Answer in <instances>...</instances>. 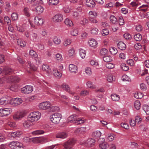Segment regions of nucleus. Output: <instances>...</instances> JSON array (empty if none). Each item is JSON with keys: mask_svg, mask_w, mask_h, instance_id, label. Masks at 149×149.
<instances>
[{"mask_svg": "<svg viewBox=\"0 0 149 149\" xmlns=\"http://www.w3.org/2000/svg\"><path fill=\"white\" fill-rule=\"evenodd\" d=\"M86 120L84 118H78L77 116L72 115L68 118L67 121L68 123H71L74 122L75 124L79 125L84 123Z\"/></svg>", "mask_w": 149, "mask_h": 149, "instance_id": "obj_1", "label": "nucleus"}, {"mask_svg": "<svg viewBox=\"0 0 149 149\" xmlns=\"http://www.w3.org/2000/svg\"><path fill=\"white\" fill-rule=\"evenodd\" d=\"M41 116V114L39 112H33L30 113L27 119L31 122L37 121L40 119Z\"/></svg>", "mask_w": 149, "mask_h": 149, "instance_id": "obj_2", "label": "nucleus"}, {"mask_svg": "<svg viewBox=\"0 0 149 149\" xmlns=\"http://www.w3.org/2000/svg\"><path fill=\"white\" fill-rule=\"evenodd\" d=\"M62 117V116L61 113H54L50 116L49 119L53 123L58 124L60 122Z\"/></svg>", "mask_w": 149, "mask_h": 149, "instance_id": "obj_3", "label": "nucleus"}, {"mask_svg": "<svg viewBox=\"0 0 149 149\" xmlns=\"http://www.w3.org/2000/svg\"><path fill=\"white\" fill-rule=\"evenodd\" d=\"M12 149H24V146L22 143L18 141H12L8 144Z\"/></svg>", "mask_w": 149, "mask_h": 149, "instance_id": "obj_4", "label": "nucleus"}, {"mask_svg": "<svg viewBox=\"0 0 149 149\" xmlns=\"http://www.w3.org/2000/svg\"><path fill=\"white\" fill-rule=\"evenodd\" d=\"M76 140L74 139H70L63 144L64 149H74L72 146L76 142Z\"/></svg>", "mask_w": 149, "mask_h": 149, "instance_id": "obj_5", "label": "nucleus"}, {"mask_svg": "<svg viewBox=\"0 0 149 149\" xmlns=\"http://www.w3.org/2000/svg\"><path fill=\"white\" fill-rule=\"evenodd\" d=\"M52 105L49 101H45L39 104L38 107L41 110H45L50 108Z\"/></svg>", "mask_w": 149, "mask_h": 149, "instance_id": "obj_6", "label": "nucleus"}, {"mask_svg": "<svg viewBox=\"0 0 149 149\" xmlns=\"http://www.w3.org/2000/svg\"><path fill=\"white\" fill-rule=\"evenodd\" d=\"M25 116V112L22 111H19L16 112L13 116V118L16 120H19Z\"/></svg>", "mask_w": 149, "mask_h": 149, "instance_id": "obj_7", "label": "nucleus"}, {"mask_svg": "<svg viewBox=\"0 0 149 149\" xmlns=\"http://www.w3.org/2000/svg\"><path fill=\"white\" fill-rule=\"evenodd\" d=\"M12 111V109L10 108L1 109H0V116H7L11 113Z\"/></svg>", "mask_w": 149, "mask_h": 149, "instance_id": "obj_8", "label": "nucleus"}, {"mask_svg": "<svg viewBox=\"0 0 149 149\" xmlns=\"http://www.w3.org/2000/svg\"><path fill=\"white\" fill-rule=\"evenodd\" d=\"M100 143L99 147L101 149H106L109 146V144L105 141L103 138H100L99 139Z\"/></svg>", "mask_w": 149, "mask_h": 149, "instance_id": "obj_9", "label": "nucleus"}, {"mask_svg": "<svg viewBox=\"0 0 149 149\" xmlns=\"http://www.w3.org/2000/svg\"><path fill=\"white\" fill-rule=\"evenodd\" d=\"M10 100L11 102L10 104L14 106H17L20 105L23 102L22 99L18 97L10 99Z\"/></svg>", "mask_w": 149, "mask_h": 149, "instance_id": "obj_10", "label": "nucleus"}, {"mask_svg": "<svg viewBox=\"0 0 149 149\" xmlns=\"http://www.w3.org/2000/svg\"><path fill=\"white\" fill-rule=\"evenodd\" d=\"M61 87L64 91L70 94L73 95L75 93L71 90L69 86L66 83H63L61 85Z\"/></svg>", "mask_w": 149, "mask_h": 149, "instance_id": "obj_11", "label": "nucleus"}, {"mask_svg": "<svg viewBox=\"0 0 149 149\" xmlns=\"http://www.w3.org/2000/svg\"><path fill=\"white\" fill-rule=\"evenodd\" d=\"M11 102L10 98L8 97H3L0 99V104L1 105L10 104Z\"/></svg>", "mask_w": 149, "mask_h": 149, "instance_id": "obj_12", "label": "nucleus"}, {"mask_svg": "<svg viewBox=\"0 0 149 149\" xmlns=\"http://www.w3.org/2000/svg\"><path fill=\"white\" fill-rule=\"evenodd\" d=\"M33 90V87L31 86L27 85L22 88V92L24 93L29 94Z\"/></svg>", "mask_w": 149, "mask_h": 149, "instance_id": "obj_13", "label": "nucleus"}, {"mask_svg": "<svg viewBox=\"0 0 149 149\" xmlns=\"http://www.w3.org/2000/svg\"><path fill=\"white\" fill-rule=\"evenodd\" d=\"M88 44L89 46L95 48L97 47L98 43L95 39L91 38L88 40Z\"/></svg>", "mask_w": 149, "mask_h": 149, "instance_id": "obj_14", "label": "nucleus"}, {"mask_svg": "<svg viewBox=\"0 0 149 149\" xmlns=\"http://www.w3.org/2000/svg\"><path fill=\"white\" fill-rule=\"evenodd\" d=\"M43 19L40 17H36L34 19L35 24L38 26H42L44 23Z\"/></svg>", "mask_w": 149, "mask_h": 149, "instance_id": "obj_15", "label": "nucleus"}, {"mask_svg": "<svg viewBox=\"0 0 149 149\" xmlns=\"http://www.w3.org/2000/svg\"><path fill=\"white\" fill-rule=\"evenodd\" d=\"M63 19V15L61 14H58L54 16L52 18L53 21L55 22H60Z\"/></svg>", "mask_w": 149, "mask_h": 149, "instance_id": "obj_16", "label": "nucleus"}, {"mask_svg": "<svg viewBox=\"0 0 149 149\" xmlns=\"http://www.w3.org/2000/svg\"><path fill=\"white\" fill-rule=\"evenodd\" d=\"M8 81V76H5L0 78V87L4 86L6 83H9Z\"/></svg>", "mask_w": 149, "mask_h": 149, "instance_id": "obj_17", "label": "nucleus"}, {"mask_svg": "<svg viewBox=\"0 0 149 149\" xmlns=\"http://www.w3.org/2000/svg\"><path fill=\"white\" fill-rule=\"evenodd\" d=\"M95 143V140L94 139L89 138L86 141H84L83 142V144L87 145L89 146H92L94 145Z\"/></svg>", "mask_w": 149, "mask_h": 149, "instance_id": "obj_18", "label": "nucleus"}, {"mask_svg": "<svg viewBox=\"0 0 149 149\" xmlns=\"http://www.w3.org/2000/svg\"><path fill=\"white\" fill-rule=\"evenodd\" d=\"M22 132L20 131H17L14 132H10L8 134V136H11L13 137H20L21 135Z\"/></svg>", "mask_w": 149, "mask_h": 149, "instance_id": "obj_19", "label": "nucleus"}, {"mask_svg": "<svg viewBox=\"0 0 149 149\" xmlns=\"http://www.w3.org/2000/svg\"><path fill=\"white\" fill-rule=\"evenodd\" d=\"M8 82H18L20 80V78L18 76H8Z\"/></svg>", "mask_w": 149, "mask_h": 149, "instance_id": "obj_20", "label": "nucleus"}, {"mask_svg": "<svg viewBox=\"0 0 149 149\" xmlns=\"http://www.w3.org/2000/svg\"><path fill=\"white\" fill-rule=\"evenodd\" d=\"M68 134L65 132L58 133L56 135V137L57 138L64 139L68 136Z\"/></svg>", "mask_w": 149, "mask_h": 149, "instance_id": "obj_21", "label": "nucleus"}, {"mask_svg": "<svg viewBox=\"0 0 149 149\" xmlns=\"http://www.w3.org/2000/svg\"><path fill=\"white\" fill-rule=\"evenodd\" d=\"M42 70L47 72V73H50L51 72V70L50 68L49 65L44 64L42 66Z\"/></svg>", "mask_w": 149, "mask_h": 149, "instance_id": "obj_22", "label": "nucleus"}, {"mask_svg": "<svg viewBox=\"0 0 149 149\" xmlns=\"http://www.w3.org/2000/svg\"><path fill=\"white\" fill-rule=\"evenodd\" d=\"M69 70L71 72L76 73L77 71V68L76 65L70 64L69 65Z\"/></svg>", "mask_w": 149, "mask_h": 149, "instance_id": "obj_23", "label": "nucleus"}, {"mask_svg": "<svg viewBox=\"0 0 149 149\" xmlns=\"http://www.w3.org/2000/svg\"><path fill=\"white\" fill-rule=\"evenodd\" d=\"M53 73L54 76L58 79L60 78L62 75V74L61 72L55 69L53 70Z\"/></svg>", "mask_w": 149, "mask_h": 149, "instance_id": "obj_24", "label": "nucleus"}, {"mask_svg": "<svg viewBox=\"0 0 149 149\" xmlns=\"http://www.w3.org/2000/svg\"><path fill=\"white\" fill-rule=\"evenodd\" d=\"M45 132L41 130H38L34 131L31 133L33 135H38L44 134Z\"/></svg>", "mask_w": 149, "mask_h": 149, "instance_id": "obj_25", "label": "nucleus"}, {"mask_svg": "<svg viewBox=\"0 0 149 149\" xmlns=\"http://www.w3.org/2000/svg\"><path fill=\"white\" fill-rule=\"evenodd\" d=\"M13 72V70L11 68L8 67H5L4 68L3 71V73L5 75H8L12 73Z\"/></svg>", "mask_w": 149, "mask_h": 149, "instance_id": "obj_26", "label": "nucleus"}, {"mask_svg": "<svg viewBox=\"0 0 149 149\" xmlns=\"http://www.w3.org/2000/svg\"><path fill=\"white\" fill-rule=\"evenodd\" d=\"M118 47L119 49L121 50H124L126 48L125 44L122 41L119 42L117 44Z\"/></svg>", "mask_w": 149, "mask_h": 149, "instance_id": "obj_27", "label": "nucleus"}, {"mask_svg": "<svg viewBox=\"0 0 149 149\" xmlns=\"http://www.w3.org/2000/svg\"><path fill=\"white\" fill-rule=\"evenodd\" d=\"M111 97L112 100L116 102L118 101L120 99V96L116 94H111Z\"/></svg>", "mask_w": 149, "mask_h": 149, "instance_id": "obj_28", "label": "nucleus"}, {"mask_svg": "<svg viewBox=\"0 0 149 149\" xmlns=\"http://www.w3.org/2000/svg\"><path fill=\"white\" fill-rule=\"evenodd\" d=\"M29 55L33 57H34L35 60L37 61L38 59V54L36 53L33 50H30L29 52Z\"/></svg>", "mask_w": 149, "mask_h": 149, "instance_id": "obj_29", "label": "nucleus"}, {"mask_svg": "<svg viewBox=\"0 0 149 149\" xmlns=\"http://www.w3.org/2000/svg\"><path fill=\"white\" fill-rule=\"evenodd\" d=\"M31 122L28 119L27 120L25 121L23 123V127L26 129L30 127L31 125Z\"/></svg>", "mask_w": 149, "mask_h": 149, "instance_id": "obj_30", "label": "nucleus"}, {"mask_svg": "<svg viewBox=\"0 0 149 149\" xmlns=\"http://www.w3.org/2000/svg\"><path fill=\"white\" fill-rule=\"evenodd\" d=\"M115 136V135L114 134H109L106 136L107 140L108 141H112L114 139Z\"/></svg>", "mask_w": 149, "mask_h": 149, "instance_id": "obj_31", "label": "nucleus"}, {"mask_svg": "<svg viewBox=\"0 0 149 149\" xmlns=\"http://www.w3.org/2000/svg\"><path fill=\"white\" fill-rule=\"evenodd\" d=\"M86 4L88 7H93L95 6V3L93 0H87Z\"/></svg>", "mask_w": 149, "mask_h": 149, "instance_id": "obj_32", "label": "nucleus"}, {"mask_svg": "<svg viewBox=\"0 0 149 149\" xmlns=\"http://www.w3.org/2000/svg\"><path fill=\"white\" fill-rule=\"evenodd\" d=\"M90 64L93 66L95 68L97 69H98L100 68L98 62L95 61L91 60L90 61Z\"/></svg>", "mask_w": 149, "mask_h": 149, "instance_id": "obj_33", "label": "nucleus"}, {"mask_svg": "<svg viewBox=\"0 0 149 149\" xmlns=\"http://www.w3.org/2000/svg\"><path fill=\"white\" fill-rule=\"evenodd\" d=\"M36 10L37 13L40 14L43 11V8L41 6H37L35 8Z\"/></svg>", "mask_w": 149, "mask_h": 149, "instance_id": "obj_34", "label": "nucleus"}, {"mask_svg": "<svg viewBox=\"0 0 149 149\" xmlns=\"http://www.w3.org/2000/svg\"><path fill=\"white\" fill-rule=\"evenodd\" d=\"M70 34L73 36H76L78 35L79 32L77 29H72L70 31Z\"/></svg>", "mask_w": 149, "mask_h": 149, "instance_id": "obj_35", "label": "nucleus"}, {"mask_svg": "<svg viewBox=\"0 0 149 149\" xmlns=\"http://www.w3.org/2000/svg\"><path fill=\"white\" fill-rule=\"evenodd\" d=\"M72 42V39L69 38H67L65 39L63 42V45L66 47L70 45Z\"/></svg>", "mask_w": 149, "mask_h": 149, "instance_id": "obj_36", "label": "nucleus"}, {"mask_svg": "<svg viewBox=\"0 0 149 149\" xmlns=\"http://www.w3.org/2000/svg\"><path fill=\"white\" fill-rule=\"evenodd\" d=\"M79 55L82 58H84L86 56V52L85 50L82 49H79Z\"/></svg>", "mask_w": 149, "mask_h": 149, "instance_id": "obj_37", "label": "nucleus"}, {"mask_svg": "<svg viewBox=\"0 0 149 149\" xmlns=\"http://www.w3.org/2000/svg\"><path fill=\"white\" fill-rule=\"evenodd\" d=\"M33 41L36 42L38 40L37 34L35 33H32L31 34V36L30 38Z\"/></svg>", "mask_w": 149, "mask_h": 149, "instance_id": "obj_38", "label": "nucleus"}, {"mask_svg": "<svg viewBox=\"0 0 149 149\" xmlns=\"http://www.w3.org/2000/svg\"><path fill=\"white\" fill-rule=\"evenodd\" d=\"M64 22L65 24L68 26H71L73 25L72 21L68 18L65 19Z\"/></svg>", "mask_w": 149, "mask_h": 149, "instance_id": "obj_39", "label": "nucleus"}, {"mask_svg": "<svg viewBox=\"0 0 149 149\" xmlns=\"http://www.w3.org/2000/svg\"><path fill=\"white\" fill-rule=\"evenodd\" d=\"M17 42L18 45L21 47H24L26 45V43L25 41L21 39L17 40Z\"/></svg>", "mask_w": 149, "mask_h": 149, "instance_id": "obj_40", "label": "nucleus"}, {"mask_svg": "<svg viewBox=\"0 0 149 149\" xmlns=\"http://www.w3.org/2000/svg\"><path fill=\"white\" fill-rule=\"evenodd\" d=\"M107 79L109 82L112 83L115 80V78L112 74H110L107 76Z\"/></svg>", "mask_w": 149, "mask_h": 149, "instance_id": "obj_41", "label": "nucleus"}, {"mask_svg": "<svg viewBox=\"0 0 149 149\" xmlns=\"http://www.w3.org/2000/svg\"><path fill=\"white\" fill-rule=\"evenodd\" d=\"M101 135V132L99 131H97L93 132L92 134L93 137L97 138L99 137Z\"/></svg>", "mask_w": 149, "mask_h": 149, "instance_id": "obj_42", "label": "nucleus"}, {"mask_svg": "<svg viewBox=\"0 0 149 149\" xmlns=\"http://www.w3.org/2000/svg\"><path fill=\"white\" fill-rule=\"evenodd\" d=\"M86 85L88 88L91 89H95L96 88L95 85L93 84V83L90 81H88L87 82Z\"/></svg>", "mask_w": 149, "mask_h": 149, "instance_id": "obj_43", "label": "nucleus"}, {"mask_svg": "<svg viewBox=\"0 0 149 149\" xmlns=\"http://www.w3.org/2000/svg\"><path fill=\"white\" fill-rule=\"evenodd\" d=\"M55 59L58 62H61L63 61V58L61 54L58 53L56 55Z\"/></svg>", "mask_w": 149, "mask_h": 149, "instance_id": "obj_44", "label": "nucleus"}, {"mask_svg": "<svg viewBox=\"0 0 149 149\" xmlns=\"http://www.w3.org/2000/svg\"><path fill=\"white\" fill-rule=\"evenodd\" d=\"M53 41L54 43L57 45H59L61 42V40L60 38L57 37H55L54 38Z\"/></svg>", "mask_w": 149, "mask_h": 149, "instance_id": "obj_45", "label": "nucleus"}, {"mask_svg": "<svg viewBox=\"0 0 149 149\" xmlns=\"http://www.w3.org/2000/svg\"><path fill=\"white\" fill-rule=\"evenodd\" d=\"M134 38L136 41H140L142 40V36L140 34L138 33L134 35Z\"/></svg>", "mask_w": 149, "mask_h": 149, "instance_id": "obj_46", "label": "nucleus"}, {"mask_svg": "<svg viewBox=\"0 0 149 149\" xmlns=\"http://www.w3.org/2000/svg\"><path fill=\"white\" fill-rule=\"evenodd\" d=\"M134 105L136 109L138 110H139L141 107L140 102L139 100L136 101L134 102Z\"/></svg>", "mask_w": 149, "mask_h": 149, "instance_id": "obj_47", "label": "nucleus"}, {"mask_svg": "<svg viewBox=\"0 0 149 149\" xmlns=\"http://www.w3.org/2000/svg\"><path fill=\"white\" fill-rule=\"evenodd\" d=\"M120 67L122 70L124 71H127L129 69V67L124 63L121 64L120 65Z\"/></svg>", "mask_w": 149, "mask_h": 149, "instance_id": "obj_48", "label": "nucleus"}, {"mask_svg": "<svg viewBox=\"0 0 149 149\" xmlns=\"http://www.w3.org/2000/svg\"><path fill=\"white\" fill-rule=\"evenodd\" d=\"M109 33V31L108 29H103L102 31V34L104 36H105L108 35Z\"/></svg>", "mask_w": 149, "mask_h": 149, "instance_id": "obj_49", "label": "nucleus"}, {"mask_svg": "<svg viewBox=\"0 0 149 149\" xmlns=\"http://www.w3.org/2000/svg\"><path fill=\"white\" fill-rule=\"evenodd\" d=\"M110 21L113 24L118 23L117 19L116 17L113 15H111L110 17Z\"/></svg>", "mask_w": 149, "mask_h": 149, "instance_id": "obj_50", "label": "nucleus"}, {"mask_svg": "<svg viewBox=\"0 0 149 149\" xmlns=\"http://www.w3.org/2000/svg\"><path fill=\"white\" fill-rule=\"evenodd\" d=\"M104 61L106 62H110L112 60V58L110 56H106L103 57Z\"/></svg>", "mask_w": 149, "mask_h": 149, "instance_id": "obj_51", "label": "nucleus"}, {"mask_svg": "<svg viewBox=\"0 0 149 149\" xmlns=\"http://www.w3.org/2000/svg\"><path fill=\"white\" fill-rule=\"evenodd\" d=\"M101 26L103 27H109L110 25L108 22L107 21H103L101 23Z\"/></svg>", "mask_w": 149, "mask_h": 149, "instance_id": "obj_52", "label": "nucleus"}, {"mask_svg": "<svg viewBox=\"0 0 149 149\" xmlns=\"http://www.w3.org/2000/svg\"><path fill=\"white\" fill-rule=\"evenodd\" d=\"M108 50L105 48H103L100 51V54L102 56L106 55L107 53Z\"/></svg>", "mask_w": 149, "mask_h": 149, "instance_id": "obj_53", "label": "nucleus"}, {"mask_svg": "<svg viewBox=\"0 0 149 149\" xmlns=\"http://www.w3.org/2000/svg\"><path fill=\"white\" fill-rule=\"evenodd\" d=\"M11 18L13 21L17 20L18 18V14L15 13H13L11 15Z\"/></svg>", "mask_w": 149, "mask_h": 149, "instance_id": "obj_54", "label": "nucleus"}, {"mask_svg": "<svg viewBox=\"0 0 149 149\" xmlns=\"http://www.w3.org/2000/svg\"><path fill=\"white\" fill-rule=\"evenodd\" d=\"M140 4L139 1H132L130 3V5L133 7H136Z\"/></svg>", "mask_w": 149, "mask_h": 149, "instance_id": "obj_55", "label": "nucleus"}, {"mask_svg": "<svg viewBox=\"0 0 149 149\" xmlns=\"http://www.w3.org/2000/svg\"><path fill=\"white\" fill-rule=\"evenodd\" d=\"M123 37L125 39L128 40H131L132 38L131 35L128 33H125L123 35Z\"/></svg>", "mask_w": 149, "mask_h": 149, "instance_id": "obj_56", "label": "nucleus"}, {"mask_svg": "<svg viewBox=\"0 0 149 149\" xmlns=\"http://www.w3.org/2000/svg\"><path fill=\"white\" fill-rule=\"evenodd\" d=\"M75 50L74 49L72 48L70 49L68 51V54L69 56H72L74 54Z\"/></svg>", "mask_w": 149, "mask_h": 149, "instance_id": "obj_57", "label": "nucleus"}, {"mask_svg": "<svg viewBox=\"0 0 149 149\" xmlns=\"http://www.w3.org/2000/svg\"><path fill=\"white\" fill-rule=\"evenodd\" d=\"M122 80L123 81H131L130 78L127 75L124 74L122 77Z\"/></svg>", "mask_w": 149, "mask_h": 149, "instance_id": "obj_58", "label": "nucleus"}, {"mask_svg": "<svg viewBox=\"0 0 149 149\" xmlns=\"http://www.w3.org/2000/svg\"><path fill=\"white\" fill-rule=\"evenodd\" d=\"M95 17H89L88 19L89 21L93 23H97L98 21L96 19Z\"/></svg>", "mask_w": 149, "mask_h": 149, "instance_id": "obj_59", "label": "nucleus"}, {"mask_svg": "<svg viewBox=\"0 0 149 149\" xmlns=\"http://www.w3.org/2000/svg\"><path fill=\"white\" fill-rule=\"evenodd\" d=\"M143 109L147 114L149 115V106L146 105H143Z\"/></svg>", "mask_w": 149, "mask_h": 149, "instance_id": "obj_60", "label": "nucleus"}, {"mask_svg": "<svg viewBox=\"0 0 149 149\" xmlns=\"http://www.w3.org/2000/svg\"><path fill=\"white\" fill-rule=\"evenodd\" d=\"M89 94V92L87 90H84L81 91L80 95L81 96H86Z\"/></svg>", "mask_w": 149, "mask_h": 149, "instance_id": "obj_61", "label": "nucleus"}, {"mask_svg": "<svg viewBox=\"0 0 149 149\" xmlns=\"http://www.w3.org/2000/svg\"><path fill=\"white\" fill-rule=\"evenodd\" d=\"M8 125L10 127L14 128L16 126V124L15 122L13 121H9L8 123Z\"/></svg>", "mask_w": 149, "mask_h": 149, "instance_id": "obj_62", "label": "nucleus"}, {"mask_svg": "<svg viewBox=\"0 0 149 149\" xmlns=\"http://www.w3.org/2000/svg\"><path fill=\"white\" fill-rule=\"evenodd\" d=\"M89 17H92L93 16L94 17H96L97 16V13L95 11H90L88 13Z\"/></svg>", "mask_w": 149, "mask_h": 149, "instance_id": "obj_63", "label": "nucleus"}, {"mask_svg": "<svg viewBox=\"0 0 149 149\" xmlns=\"http://www.w3.org/2000/svg\"><path fill=\"white\" fill-rule=\"evenodd\" d=\"M106 66L107 68L109 69H111L113 68L114 67L115 65L114 64L112 63H108L106 64Z\"/></svg>", "mask_w": 149, "mask_h": 149, "instance_id": "obj_64", "label": "nucleus"}]
</instances>
